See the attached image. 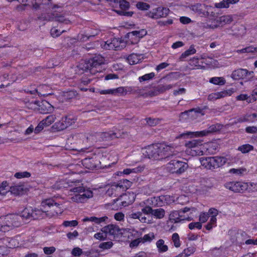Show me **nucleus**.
<instances>
[{
    "label": "nucleus",
    "mask_w": 257,
    "mask_h": 257,
    "mask_svg": "<svg viewBox=\"0 0 257 257\" xmlns=\"http://www.w3.org/2000/svg\"><path fill=\"white\" fill-rule=\"evenodd\" d=\"M173 147L165 144H153L142 149V153L145 157L155 160H161L170 156L176 155Z\"/></svg>",
    "instance_id": "nucleus-1"
},
{
    "label": "nucleus",
    "mask_w": 257,
    "mask_h": 257,
    "mask_svg": "<svg viewBox=\"0 0 257 257\" xmlns=\"http://www.w3.org/2000/svg\"><path fill=\"white\" fill-rule=\"evenodd\" d=\"M92 191L89 188L78 186L70 190L69 196L71 201L76 203H84L93 197Z\"/></svg>",
    "instance_id": "nucleus-2"
},
{
    "label": "nucleus",
    "mask_w": 257,
    "mask_h": 257,
    "mask_svg": "<svg viewBox=\"0 0 257 257\" xmlns=\"http://www.w3.org/2000/svg\"><path fill=\"white\" fill-rule=\"evenodd\" d=\"M22 224V219L18 214H8L0 217V231L6 232Z\"/></svg>",
    "instance_id": "nucleus-3"
},
{
    "label": "nucleus",
    "mask_w": 257,
    "mask_h": 257,
    "mask_svg": "<svg viewBox=\"0 0 257 257\" xmlns=\"http://www.w3.org/2000/svg\"><path fill=\"white\" fill-rule=\"evenodd\" d=\"M42 210L45 212H49L51 216H55L61 214L63 212L61 205L56 203L54 200L51 198L43 200L41 203Z\"/></svg>",
    "instance_id": "nucleus-4"
},
{
    "label": "nucleus",
    "mask_w": 257,
    "mask_h": 257,
    "mask_svg": "<svg viewBox=\"0 0 257 257\" xmlns=\"http://www.w3.org/2000/svg\"><path fill=\"white\" fill-rule=\"evenodd\" d=\"M104 63V59L101 56H96L85 62L82 69L89 70L91 74L95 75L97 72L101 71V65Z\"/></svg>",
    "instance_id": "nucleus-5"
},
{
    "label": "nucleus",
    "mask_w": 257,
    "mask_h": 257,
    "mask_svg": "<svg viewBox=\"0 0 257 257\" xmlns=\"http://www.w3.org/2000/svg\"><path fill=\"white\" fill-rule=\"evenodd\" d=\"M188 168L187 163L178 160H172L166 166V170L171 174L181 175Z\"/></svg>",
    "instance_id": "nucleus-6"
},
{
    "label": "nucleus",
    "mask_w": 257,
    "mask_h": 257,
    "mask_svg": "<svg viewBox=\"0 0 257 257\" xmlns=\"http://www.w3.org/2000/svg\"><path fill=\"white\" fill-rule=\"evenodd\" d=\"M102 231L106 234L113 236L115 240H119L124 236L129 230L125 228H120L118 226L114 224H109L102 229Z\"/></svg>",
    "instance_id": "nucleus-7"
},
{
    "label": "nucleus",
    "mask_w": 257,
    "mask_h": 257,
    "mask_svg": "<svg viewBox=\"0 0 257 257\" xmlns=\"http://www.w3.org/2000/svg\"><path fill=\"white\" fill-rule=\"evenodd\" d=\"M186 149L185 152L187 155L194 156L203 155V151L202 150V144L197 140H192L185 144Z\"/></svg>",
    "instance_id": "nucleus-8"
},
{
    "label": "nucleus",
    "mask_w": 257,
    "mask_h": 257,
    "mask_svg": "<svg viewBox=\"0 0 257 257\" xmlns=\"http://www.w3.org/2000/svg\"><path fill=\"white\" fill-rule=\"evenodd\" d=\"M224 186L235 193H243L248 190V183L240 181L230 182L225 183Z\"/></svg>",
    "instance_id": "nucleus-9"
},
{
    "label": "nucleus",
    "mask_w": 257,
    "mask_h": 257,
    "mask_svg": "<svg viewBox=\"0 0 257 257\" xmlns=\"http://www.w3.org/2000/svg\"><path fill=\"white\" fill-rule=\"evenodd\" d=\"M126 135V133L122 132L121 133H97L95 134L96 141H104L113 140L115 138H120L123 137Z\"/></svg>",
    "instance_id": "nucleus-10"
},
{
    "label": "nucleus",
    "mask_w": 257,
    "mask_h": 257,
    "mask_svg": "<svg viewBox=\"0 0 257 257\" xmlns=\"http://www.w3.org/2000/svg\"><path fill=\"white\" fill-rule=\"evenodd\" d=\"M34 104L35 105L34 108L38 110L41 113H51L54 110L53 106L46 100H43L41 102L34 101Z\"/></svg>",
    "instance_id": "nucleus-11"
},
{
    "label": "nucleus",
    "mask_w": 257,
    "mask_h": 257,
    "mask_svg": "<svg viewBox=\"0 0 257 257\" xmlns=\"http://www.w3.org/2000/svg\"><path fill=\"white\" fill-rule=\"evenodd\" d=\"M74 122V120L70 117H62L60 120L53 125L52 128L57 131H62L71 125Z\"/></svg>",
    "instance_id": "nucleus-12"
},
{
    "label": "nucleus",
    "mask_w": 257,
    "mask_h": 257,
    "mask_svg": "<svg viewBox=\"0 0 257 257\" xmlns=\"http://www.w3.org/2000/svg\"><path fill=\"white\" fill-rule=\"evenodd\" d=\"M169 9L166 8H157L153 9L147 13V16L152 19H158L161 18L166 17L169 13Z\"/></svg>",
    "instance_id": "nucleus-13"
},
{
    "label": "nucleus",
    "mask_w": 257,
    "mask_h": 257,
    "mask_svg": "<svg viewBox=\"0 0 257 257\" xmlns=\"http://www.w3.org/2000/svg\"><path fill=\"white\" fill-rule=\"evenodd\" d=\"M253 74V71L240 68L233 71L231 74V77L235 80L248 79L249 77H252Z\"/></svg>",
    "instance_id": "nucleus-14"
},
{
    "label": "nucleus",
    "mask_w": 257,
    "mask_h": 257,
    "mask_svg": "<svg viewBox=\"0 0 257 257\" xmlns=\"http://www.w3.org/2000/svg\"><path fill=\"white\" fill-rule=\"evenodd\" d=\"M132 182L126 179L120 180L118 183H114L111 187V190L121 192L126 191L132 185Z\"/></svg>",
    "instance_id": "nucleus-15"
},
{
    "label": "nucleus",
    "mask_w": 257,
    "mask_h": 257,
    "mask_svg": "<svg viewBox=\"0 0 257 257\" xmlns=\"http://www.w3.org/2000/svg\"><path fill=\"white\" fill-rule=\"evenodd\" d=\"M120 41L116 38L102 42L100 45L101 48L105 50H117L119 48Z\"/></svg>",
    "instance_id": "nucleus-16"
},
{
    "label": "nucleus",
    "mask_w": 257,
    "mask_h": 257,
    "mask_svg": "<svg viewBox=\"0 0 257 257\" xmlns=\"http://www.w3.org/2000/svg\"><path fill=\"white\" fill-rule=\"evenodd\" d=\"M145 169L144 166H139L134 168H126L124 169L122 171H119L115 173L116 176H122V175H130L138 174L142 172Z\"/></svg>",
    "instance_id": "nucleus-17"
},
{
    "label": "nucleus",
    "mask_w": 257,
    "mask_h": 257,
    "mask_svg": "<svg viewBox=\"0 0 257 257\" xmlns=\"http://www.w3.org/2000/svg\"><path fill=\"white\" fill-rule=\"evenodd\" d=\"M233 92V89L231 88L220 92L212 93L208 95V99L209 100L214 101L217 99L223 98L227 96H230Z\"/></svg>",
    "instance_id": "nucleus-18"
},
{
    "label": "nucleus",
    "mask_w": 257,
    "mask_h": 257,
    "mask_svg": "<svg viewBox=\"0 0 257 257\" xmlns=\"http://www.w3.org/2000/svg\"><path fill=\"white\" fill-rule=\"evenodd\" d=\"M10 191L15 195H23L28 191V188L24 184L16 185L10 187Z\"/></svg>",
    "instance_id": "nucleus-19"
},
{
    "label": "nucleus",
    "mask_w": 257,
    "mask_h": 257,
    "mask_svg": "<svg viewBox=\"0 0 257 257\" xmlns=\"http://www.w3.org/2000/svg\"><path fill=\"white\" fill-rule=\"evenodd\" d=\"M37 212H40L39 210L35 209L33 210L31 208H25L19 216L21 217V219H22V223L23 222V220L25 219H28L31 217H34V214H37Z\"/></svg>",
    "instance_id": "nucleus-20"
},
{
    "label": "nucleus",
    "mask_w": 257,
    "mask_h": 257,
    "mask_svg": "<svg viewBox=\"0 0 257 257\" xmlns=\"http://www.w3.org/2000/svg\"><path fill=\"white\" fill-rule=\"evenodd\" d=\"M221 127L222 126L219 124H212L210 126L207 130L196 132V136L198 137L204 136L208 134L218 131Z\"/></svg>",
    "instance_id": "nucleus-21"
},
{
    "label": "nucleus",
    "mask_w": 257,
    "mask_h": 257,
    "mask_svg": "<svg viewBox=\"0 0 257 257\" xmlns=\"http://www.w3.org/2000/svg\"><path fill=\"white\" fill-rule=\"evenodd\" d=\"M122 197L123 199H127V198H128V200L127 201L120 200V202H119L120 207L128 206L130 204H132L135 200V194L131 192H128L127 193L124 194L123 196H122Z\"/></svg>",
    "instance_id": "nucleus-22"
},
{
    "label": "nucleus",
    "mask_w": 257,
    "mask_h": 257,
    "mask_svg": "<svg viewBox=\"0 0 257 257\" xmlns=\"http://www.w3.org/2000/svg\"><path fill=\"white\" fill-rule=\"evenodd\" d=\"M214 160L213 157L202 158L200 159V163L202 166L207 169H214Z\"/></svg>",
    "instance_id": "nucleus-23"
},
{
    "label": "nucleus",
    "mask_w": 257,
    "mask_h": 257,
    "mask_svg": "<svg viewBox=\"0 0 257 257\" xmlns=\"http://www.w3.org/2000/svg\"><path fill=\"white\" fill-rule=\"evenodd\" d=\"M143 58L142 55L133 53L130 55L127 59L131 65H134L139 63Z\"/></svg>",
    "instance_id": "nucleus-24"
},
{
    "label": "nucleus",
    "mask_w": 257,
    "mask_h": 257,
    "mask_svg": "<svg viewBox=\"0 0 257 257\" xmlns=\"http://www.w3.org/2000/svg\"><path fill=\"white\" fill-rule=\"evenodd\" d=\"M156 245L159 252H165L168 250V246L165 244V241L162 239H159L156 242Z\"/></svg>",
    "instance_id": "nucleus-25"
},
{
    "label": "nucleus",
    "mask_w": 257,
    "mask_h": 257,
    "mask_svg": "<svg viewBox=\"0 0 257 257\" xmlns=\"http://www.w3.org/2000/svg\"><path fill=\"white\" fill-rule=\"evenodd\" d=\"M214 169L223 166L227 161V159L224 157L216 156L213 157Z\"/></svg>",
    "instance_id": "nucleus-26"
},
{
    "label": "nucleus",
    "mask_w": 257,
    "mask_h": 257,
    "mask_svg": "<svg viewBox=\"0 0 257 257\" xmlns=\"http://www.w3.org/2000/svg\"><path fill=\"white\" fill-rule=\"evenodd\" d=\"M175 85L172 84H165V85H159L155 89V95H157L160 93H163L167 90H169L173 88Z\"/></svg>",
    "instance_id": "nucleus-27"
},
{
    "label": "nucleus",
    "mask_w": 257,
    "mask_h": 257,
    "mask_svg": "<svg viewBox=\"0 0 257 257\" xmlns=\"http://www.w3.org/2000/svg\"><path fill=\"white\" fill-rule=\"evenodd\" d=\"M180 214H181L180 210L172 211L170 214V221L175 223L180 222Z\"/></svg>",
    "instance_id": "nucleus-28"
},
{
    "label": "nucleus",
    "mask_w": 257,
    "mask_h": 257,
    "mask_svg": "<svg viewBox=\"0 0 257 257\" xmlns=\"http://www.w3.org/2000/svg\"><path fill=\"white\" fill-rule=\"evenodd\" d=\"M165 210L163 208L153 209L152 215L157 219L163 218L165 215Z\"/></svg>",
    "instance_id": "nucleus-29"
},
{
    "label": "nucleus",
    "mask_w": 257,
    "mask_h": 257,
    "mask_svg": "<svg viewBox=\"0 0 257 257\" xmlns=\"http://www.w3.org/2000/svg\"><path fill=\"white\" fill-rule=\"evenodd\" d=\"M236 52L238 53H254L255 52L257 53V47H254L253 46H250L240 50H237Z\"/></svg>",
    "instance_id": "nucleus-30"
},
{
    "label": "nucleus",
    "mask_w": 257,
    "mask_h": 257,
    "mask_svg": "<svg viewBox=\"0 0 257 257\" xmlns=\"http://www.w3.org/2000/svg\"><path fill=\"white\" fill-rule=\"evenodd\" d=\"M209 82L215 85H223L225 83L226 81L222 77H214L210 78Z\"/></svg>",
    "instance_id": "nucleus-31"
},
{
    "label": "nucleus",
    "mask_w": 257,
    "mask_h": 257,
    "mask_svg": "<svg viewBox=\"0 0 257 257\" xmlns=\"http://www.w3.org/2000/svg\"><path fill=\"white\" fill-rule=\"evenodd\" d=\"M233 21L232 17L230 15L222 16L219 18L218 21L222 25L231 23Z\"/></svg>",
    "instance_id": "nucleus-32"
},
{
    "label": "nucleus",
    "mask_w": 257,
    "mask_h": 257,
    "mask_svg": "<svg viewBox=\"0 0 257 257\" xmlns=\"http://www.w3.org/2000/svg\"><path fill=\"white\" fill-rule=\"evenodd\" d=\"M53 20L59 23L66 25L70 24V21L69 20L65 18L63 15L60 14H56V16L53 18Z\"/></svg>",
    "instance_id": "nucleus-33"
},
{
    "label": "nucleus",
    "mask_w": 257,
    "mask_h": 257,
    "mask_svg": "<svg viewBox=\"0 0 257 257\" xmlns=\"http://www.w3.org/2000/svg\"><path fill=\"white\" fill-rule=\"evenodd\" d=\"M143 243L145 242H151L155 238V234L154 232H150L146 234L141 237Z\"/></svg>",
    "instance_id": "nucleus-34"
},
{
    "label": "nucleus",
    "mask_w": 257,
    "mask_h": 257,
    "mask_svg": "<svg viewBox=\"0 0 257 257\" xmlns=\"http://www.w3.org/2000/svg\"><path fill=\"white\" fill-rule=\"evenodd\" d=\"M189 65L192 67H196L197 69H204V66L199 64V58L193 57L189 60Z\"/></svg>",
    "instance_id": "nucleus-35"
},
{
    "label": "nucleus",
    "mask_w": 257,
    "mask_h": 257,
    "mask_svg": "<svg viewBox=\"0 0 257 257\" xmlns=\"http://www.w3.org/2000/svg\"><path fill=\"white\" fill-rule=\"evenodd\" d=\"M56 117L55 115H50L47 116L42 121L44 123L45 126H48L54 122Z\"/></svg>",
    "instance_id": "nucleus-36"
},
{
    "label": "nucleus",
    "mask_w": 257,
    "mask_h": 257,
    "mask_svg": "<svg viewBox=\"0 0 257 257\" xmlns=\"http://www.w3.org/2000/svg\"><path fill=\"white\" fill-rule=\"evenodd\" d=\"M172 240L174 245L176 247H179L181 245L180 237L177 233H174L172 235Z\"/></svg>",
    "instance_id": "nucleus-37"
},
{
    "label": "nucleus",
    "mask_w": 257,
    "mask_h": 257,
    "mask_svg": "<svg viewBox=\"0 0 257 257\" xmlns=\"http://www.w3.org/2000/svg\"><path fill=\"white\" fill-rule=\"evenodd\" d=\"M27 5L32 6L34 9L37 10L40 7L41 0H26Z\"/></svg>",
    "instance_id": "nucleus-38"
},
{
    "label": "nucleus",
    "mask_w": 257,
    "mask_h": 257,
    "mask_svg": "<svg viewBox=\"0 0 257 257\" xmlns=\"http://www.w3.org/2000/svg\"><path fill=\"white\" fill-rule=\"evenodd\" d=\"M253 149V147L249 144H245L240 146L238 150L242 153H247Z\"/></svg>",
    "instance_id": "nucleus-39"
},
{
    "label": "nucleus",
    "mask_w": 257,
    "mask_h": 257,
    "mask_svg": "<svg viewBox=\"0 0 257 257\" xmlns=\"http://www.w3.org/2000/svg\"><path fill=\"white\" fill-rule=\"evenodd\" d=\"M196 250V248L194 246H189L187 248L184 249L182 252L184 257H188L192 254Z\"/></svg>",
    "instance_id": "nucleus-40"
},
{
    "label": "nucleus",
    "mask_w": 257,
    "mask_h": 257,
    "mask_svg": "<svg viewBox=\"0 0 257 257\" xmlns=\"http://www.w3.org/2000/svg\"><path fill=\"white\" fill-rule=\"evenodd\" d=\"M217 219L216 217H211L209 222L205 226L206 229L210 230L213 227L216 226Z\"/></svg>",
    "instance_id": "nucleus-41"
},
{
    "label": "nucleus",
    "mask_w": 257,
    "mask_h": 257,
    "mask_svg": "<svg viewBox=\"0 0 257 257\" xmlns=\"http://www.w3.org/2000/svg\"><path fill=\"white\" fill-rule=\"evenodd\" d=\"M108 219V217L106 216L96 217H90V221L94 222L97 224H100L102 222H105Z\"/></svg>",
    "instance_id": "nucleus-42"
},
{
    "label": "nucleus",
    "mask_w": 257,
    "mask_h": 257,
    "mask_svg": "<svg viewBox=\"0 0 257 257\" xmlns=\"http://www.w3.org/2000/svg\"><path fill=\"white\" fill-rule=\"evenodd\" d=\"M196 52V50L194 48V46H191L188 50L185 51L182 54L181 57L186 58V57H188L189 55L195 54Z\"/></svg>",
    "instance_id": "nucleus-43"
},
{
    "label": "nucleus",
    "mask_w": 257,
    "mask_h": 257,
    "mask_svg": "<svg viewBox=\"0 0 257 257\" xmlns=\"http://www.w3.org/2000/svg\"><path fill=\"white\" fill-rule=\"evenodd\" d=\"M113 245V243L112 241H107L103 242L99 245V247L102 249H108L111 248Z\"/></svg>",
    "instance_id": "nucleus-44"
},
{
    "label": "nucleus",
    "mask_w": 257,
    "mask_h": 257,
    "mask_svg": "<svg viewBox=\"0 0 257 257\" xmlns=\"http://www.w3.org/2000/svg\"><path fill=\"white\" fill-rule=\"evenodd\" d=\"M155 75L154 72H151L150 73L146 74L141 77H140L139 80L141 82L144 81L149 80L153 79Z\"/></svg>",
    "instance_id": "nucleus-45"
},
{
    "label": "nucleus",
    "mask_w": 257,
    "mask_h": 257,
    "mask_svg": "<svg viewBox=\"0 0 257 257\" xmlns=\"http://www.w3.org/2000/svg\"><path fill=\"white\" fill-rule=\"evenodd\" d=\"M136 7L138 9L142 11L147 10L150 8L149 4L142 2H138L136 4Z\"/></svg>",
    "instance_id": "nucleus-46"
},
{
    "label": "nucleus",
    "mask_w": 257,
    "mask_h": 257,
    "mask_svg": "<svg viewBox=\"0 0 257 257\" xmlns=\"http://www.w3.org/2000/svg\"><path fill=\"white\" fill-rule=\"evenodd\" d=\"M208 213L204 212H201L199 216V222H201V224H202V223L206 222L208 219Z\"/></svg>",
    "instance_id": "nucleus-47"
},
{
    "label": "nucleus",
    "mask_w": 257,
    "mask_h": 257,
    "mask_svg": "<svg viewBox=\"0 0 257 257\" xmlns=\"http://www.w3.org/2000/svg\"><path fill=\"white\" fill-rule=\"evenodd\" d=\"M147 124L151 126H154L159 123L160 121L157 118H152L151 117L146 118Z\"/></svg>",
    "instance_id": "nucleus-48"
},
{
    "label": "nucleus",
    "mask_w": 257,
    "mask_h": 257,
    "mask_svg": "<svg viewBox=\"0 0 257 257\" xmlns=\"http://www.w3.org/2000/svg\"><path fill=\"white\" fill-rule=\"evenodd\" d=\"M130 33L132 34L133 36H136L138 37L142 38L143 36H145L147 34V32L145 30L142 29L139 31H133Z\"/></svg>",
    "instance_id": "nucleus-49"
},
{
    "label": "nucleus",
    "mask_w": 257,
    "mask_h": 257,
    "mask_svg": "<svg viewBox=\"0 0 257 257\" xmlns=\"http://www.w3.org/2000/svg\"><path fill=\"white\" fill-rule=\"evenodd\" d=\"M246 171V169L243 168L239 169H231L229 170V172L235 175H242L243 173Z\"/></svg>",
    "instance_id": "nucleus-50"
},
{
    "label": "nucleus",
    "mask_w": 257,
    "mask_h": 257,
    "mask_svg": "<svg viewBox=\"0 0 257 257\" xmlns=\"http://www.w3.org/2000/svg\"><path fill=\"white\" fill-rule=\"evenodd\" d=\"M92 160L91 159H85L83 161V164L84 166H85L86 168H87L89 169H93L95 166L93 164H92Z\"/></svg>",
    "instance_id": "nucleus-51"
},
{
    "label": "nucleus",
    "mask_w": 257,
    "mask_h": 257,
    "mask_svg": "<svg viewBox=\"0 0 257 257\" xmlns=\"http://www.w3.org/2000/svg\"><path fill=\"white\" fill-rule=\"evenodd\" d=\"M143 203H141L140 205L141 206L143 207V208L141 209V211L143 213L146 215L148 214H152L153 209L152 207L149 206H146L144 207V205H142Z\"/></svg>",
    "instance_id": "nucleus-52"
},
{
    "label": "nucleus",
    "mask_w": 257,
    "mask_h": 257,
    "mask_svg": "<svg viewBox=\"0 0 257 257\" xmlns=\"http://www.w3.org/2000/svg\"><path fill=\"white\" fill-rule=\"evenodd\" d=\"M141 243H143L142 239L141 237H139L132 240L130 243V246L131 248H135L137 247Z\"/></svg>",
    "instance_id": "nucleus-53"
},
{
    "label": "nucleus",
    "mask_w": 257,
    "mask_h": 257,
    "mask_svg": "<svg viewBox=\"0 0 257 257\" xmlns=\"http://www.w3.org/2000/svg\"><path fill=\"white\" fill-rule=\"evenodd\" d=\"M202 224L201 222H191L188 225V227L190 229H194L195 228H197L198 229H200L202 228Z\"/></svg>",
    "instance_id": "nucleus-54"
},
{
    "label": "nucleus",
    "mask_w": 257,
    "mask_h": 257,
    "mask_svg": "<svg viewBox=\"0 0 257 257\" xmlns=\"http://www.w3.org/2000/svg\"><path fill=\"white\" fill-rule=\"evenodd\" d=\"M119 4L121 10H126L130 8V3L125 0H120Z\"/></svg>",
    "instance_id": "nucleus-55"
},
{
    "label": "nucleus",
    "mask_w": 257,
    "mask_h": 257,
    "mask_svg": "<svg viewBox=\"0 0 257 257\" xmlns=\"http://www.w3.org/2000/svg\"><path fill=\"white\" fill-rule=\"evenodd\" d=\"M78 222L77 220H74L71 221H64L63 225L66 227L69 226H76L78 225Z\"/></svg>",
    "instance_id": "nucleus-56"
},
{
    "label": "nucleus",
    "mask_w": 257,
    "mask_h": 257,
    "mask_svg": "<svg viewBox=\"0 0 257 257\" xmlns=\"http://www.w3.org/2000/svg\"><path fill=\"white\" fill-rule=\"evenodd\" d=\"M100 32V31L98 30H95L94 31H92L90 33L89 36H85V37H83V35H81V38L80 39L83 41L85 40V38L86 37V39H88L90 37H94L95 36H96L99 34Z\"/></svg>",
    "instance_id": "nucleus-57"
},
{
    "label": "nucleus",
    "mask_w": 257,
    "mask_h": 257,
    "mask_svg": "<svg viewBox=\"0 0 257 257\" xmlns=\"http://www.w3.org/2000/svg\"><path fill=\"white\" fill-rule=\"evenodd\" d=\"M8 246L9 248H16L19 246V242L17 240L14 238H11L9 241Z\"/></svg>",
    "instance_id": "nucleus-58"
},
{
    "label": "nucleus",
    "mask_w": 257,
    "mask_h": 257,
    "mask_svg": "<svg viewBox=\"0 0 257 257\" xmlns=\"http://www.w3.org/2000/svg\"><path fill=\"white\" fill-rule=\"evenodd\" d=\"M215 7L218 8H227L229 7L227 0H223L219 3L215 4Z\"/></svg>",
    "instance_id": "nucleus-59"
},
{
    "label": "nucleus",
    "mask_w": 257,
    "mask_h": 257,
    "mask_svg": "<svg viewBox=\"0 0 257 257\" xmlns=\"http://www.w3.org/2000/svg\"><path fill=\"white\" fill-rule=\"evenodd\" d=\"M180 222L182 221H191L192 220V217L189 215H186L182 211H180Z\"/></svg>",
    "instance_id": "nucleus-60"
},
{
    "label": "nucleus",
    "mask_w": 257,
    "mask_h": 257,
    "mask_svg": "<svg viewBox=\"0 0 257 257\" xmlns=\"http://www.w3.org/2000/svg\"><path fill=\"white\" fill-rule=\"evenodd\" d=\"M43 250L45 254L49 255L54 252L56 250V248L54 246L45 247L43 248Z\"/></svg>",
    "instance_id": "nucleus-61"
},
{
    "label": "nucleus",
    "mask_w": 257,
    "mask_h": 257,
    "mask_svg": "<svg viewBox=\"0 0 257 257\" xmlns=\"http://www.w3.org/2000/svg\"><path fill=\"white\" fill-rule=\"evenodd\" d=\"M71 253L75 256H78L82 253V250L79 247H75L72 249Z\"/></svg>",
    "instance_id": "nucleus-62"
},
{
    "label": "nucleus",
    "mask_w": 257,
    "mask_h": 257,
    "mask_svg": "<svg viewBox=\"0 0 257 257\" xmlns=\"http://www.w3.org/2000/svg\"><path fill=\"white\" fill-rule=\"evenodd\" d=\"M79 234L77 230H74L72 232H68L67 234V237L68 238V239L71 240L75 238H76L78 236Z\"/></svg>",
    "instance_id": "nucleus-63"
},
{
    "label": "nucleus",
    "mask_w": 257,
    "mask_h": 257,
    "mask_svg": "<svg viewBox=\"0 0 257 257\" xmlns=\"http://www.w3.org/2000/svg\"><path fill=\"white\" fill-rule=\"evenodd\" d=\"M245 132L248 134H254L257 132V127L255 126H249L245 128Z\"/></svg>",
    "instance_id": "nucleus-64"
}]
</instances>
